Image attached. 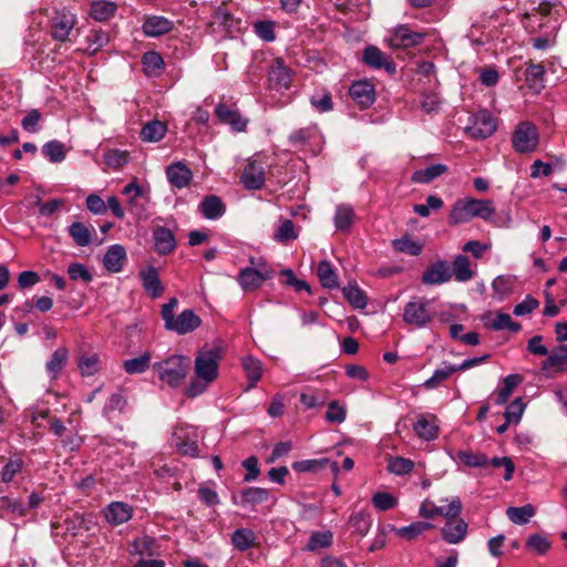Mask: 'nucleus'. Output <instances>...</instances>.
<instances>
[{"instance_id":"f257e3e1","label":"nucleus","mask_w":567,"mask_h":567,"mask_svg":"<svg viewBox=\"0 0 567 567\" xmlns=\"http://www.w3.org/2000/svg\"><path fill=\"white\" fill-rule=\"evenodd\" d=\"M221 358L223 352L217 347H204L197 351L194 363L195 377L186 389L188 396L195 398L204 393L208 385L217 379Z\"/></svg>"},{"instance_id":"f03ea898","label":"nucleus","mask_w":567,"mask_h":567,"mask_svg":"<svg viewBox=\"0 0 567 567\" xmlns=\"http://www.w3.org/2000/svg\"><path fill=\"white\" fill-rule=\"evenodd\" d=\"M495 215L494 203L491 199L463 198L455 202L449 214V224L458 225L477 217L484 220Z\"/></svg>"},{"instance_id":"7ed1b4c3","label":"nucleus","mask_w":567,"mask_h":567,"mask_svg":"<svg viewBox=\"0 0 567 567\" xmlns=\"http://www.w3.org/2000/svg\"><path fill=\"white\" fill-rule=\"evenodd\" d=\"M177 303V298L173 297L162 306L161 315L165 322V328L178 334L189 333L200 326L202 320L192 309L182 311L175 318L173 311Z\"/></svg>"},{"instance_id":"20e7f679","label":"nucleus","mask_w":567,"mask_h":567,"mask_svg":"<svg viewBox=\"0 0 567 567\" xmlns=\"http://www.w3.org/2000/svg\"><path fill=\"white\" fill-rule=\"evenodd\" d=\"M153 369L157 372L161 381L172 388H176L188 373L189 359L184 355L174 354L161 362H156Z\"/></svg>"},{"instance_id":"39448f33","label":"nucleus","mask_w":567,"mask_h":567,"mask_svg":"<svg viewBox=\"0 0 567 567\" xmlns=\"http://www.w3.org/2000/svg\"><path fill=\"white\" fill-rule=\"evenodd\" d=\"M425 298L413 297L404 307L402 319L409 326L423 328L434 319V312L429 307Z\"/></svg>"},{"instance_id":"423d86ee","label":"nucleus","mask_w":567,"mask_h":567,"mask_svg":"<svg viewBox=\"0 0 567 567\" xmlns=\"http://www.w3.org/2000/svg\"><path fill=\"white\" fill-rule=\"evenodd\" d=\"M538 140L537 127L530 122H522L514 131L512 145L518 153H530L536 150Z\"/></svg>"},{"instance_id":"0eeeda50","label":"nucleus","mask_w":567,"mask_h":567,"mask_svg":"<svg viewBox=\"0 0 567 567\" xmlns=\"http://www.w3.org/2000/svg\"><path fill=\"white\" fill-rule=\"evenodd\" d=\"M75 16L65 9H54L50 19V33L55 41H70V34L75 25Z\"/></svg>"},{"instance_id":"6e6552de","label":"nucleus","mask_w":567,"mask_h":567,"mask_svg":"<svg viewBox=\"0 0 567 567\" xmlns=\"http://www.w3.org/2000/svg\"><path fill=\"white\" fill-rule=\"evenodd\" d=\"M462 512V503L458 497H454L446 506H436L429 498L421 503L419 515L423 518H434L435 516H443L445 519L453 516H460Z\"/></svg>"},{"instance_id":"1a4fd4ad","label":"nucleus","mask_w":567,"mask_h":567,"mask_svg":"<svg viewBox=\"0 0 567 567\" xmlns=\"http://www.w3.org/2000/svg\"><path fill=\"white\" fill-rule=\"evenodd\" d=\"M467 133L474 138H486L496 131V122L493 115L486 111H480L472 116L471 124L466 127Z\"/></svg>"},{"instance_id":"9d476101","label":"nucleus","mask_w":567,"mask_h":567,"mask_svg":"<svg viewBox=\"0 0 567 567\" xmlns=\"http://www.w3.org/2000/svg\"><path fill=\"white\" fill-rule=\"evenodd\" d=\"M264 163L252 158L248 159L240 176V182L246 189H260L265 185Z\"/></svg>"},{"instance_id":"9b49d317","label":"nucleus","mask_w":567,"mask_h":567,"mask_svg":"<svg viewBox=\"0 0 567 567\" xmlns=\"http://www.w3.org/2000/svg\"><path fill=\"white\" fill-rule=\"evenodd\" d=\"M272 270L264 266L261 269L244 268L238 274V282L245 291H254L261 287V285L270 279Z\"/></svg>"},{"instance_id":"f8f14e48","label":"nucleus","mask_w":567,"mask_h":567,"mask_svg":"<svg viewBox=\"0 0 567 567\" xmlns=\"http://www.w3.org/2000/svg\"><path fill=\"white\" fill-rule=\"evenodd\" d=\"M468 525L458 516L446 518L444 526L441 528L442 538L451 545L462 543L467 536Z\"/></svg>"},{"instance_id":"ddd939ff","label":"nucleus","mask_w":567,"mask_h":567,"mask_svg":"<svg viewBox=\"0 0 567 567\" xmlns=\"http://www.w3.org/2000/svg\"><path fill=\"white\" fill-rule=\"evenodd\" d=\"M425 37V33L412 31L408 25L402 24L394 29L390 42L393 48L408 49L422 44Z\"/></svg>"},{"instance_id":"4468645a","label":"nucleus","mask_w":567,"mask_h":567,"mask_svg":"<svg viewBox=\"0 0 567 567\" xmlns=\"http://www.w3.org/2000/svg\"><path fill=\"white\" fill-rule=\"evenodd\" d=\"M214 113L220 123L230 125L235 132H244L247 127L248 120L244 118L237 109H231L225 103H218Z\"/></svg>"},{"instance_id":"2eb2a0df","label":"nucleus","mask_w":567,"mask_h":567,"mask_svg":"<svg viewBox=\"0 0 567 567\" xmlns=\"http://www.w3.org/2000/svg\"><path fill=\"white\" fill-rule=\"evenodd\" d=\"M349 94L361 109L370 107L375 101L374 85L368 80L352 83Z\"/></svg>"},{"instance_id":"dca6fc26","label":"nucleus","mask_w":567,"mask_h":567,"mask_svg":"<svg viewBox=\"0 0 567 567\" xmlns=\"http://www.w3.org/2000/svg\"><path fill=\"white\" fill-rule=\"evenodd\" d=\"M166 177L175 188L188 186L194 177L190 168L183 162H174L166 167Z\"/></svg>"},{"instance_id":"f3484780","label":"nucleus","mask_w":567,"mask_h":567,"mask_svg":"<svg viewBox=\"0 0 567 567\" xmlns=\"http://www.w3.org/2000/svg\"><path fill=\"white\" fill-rule=\"evenodd\" d=\"M452 278L450 266L446 261L439 260L432 264L421 277L424 285H442Z\"/></svg>"},{"instance_id":"a211bd4d","label":"nucleus","mask_w":567,"mask_h":567,"mask_svg":"<svg viewBox=\"0 0 567 567\" xmlns=\"http://www.w3.org/2000/svg\"><path fill=\"white\" fill-rule=\"evenodd\" d=\"M363 62L374 69L384 68L390 74L396 71L395 63L386 56L378 47L370 45L365 48L362 56Z\"/></svg>"},{"instance_id":"6ab92c4d","label":"nucleus","mask_w":567,"mask_h":567,"mask_svg":"<svg viewBox=\"0 0 567 567\" xmlns=\"http://www.w3.org/2000/svg\"><path fill=\"white\" fill-rule=\"evenodd\" d=\"M154 249L158 255H168L176 247L173 231L166 227L157 226L153 230Z\"/></svg>"},{"instance_id":"aec40b11","label":"nucleus","mask_w":567,"mask_h":567,"mask_svg":"<svg viewBox=\"0 0 567 567\" xmlns=\"http://www.w3.org/2000/svg\"><path fill=\"white\" fill-rule=\"evenodd\" d=\"M140 276L142 279L143 288L151 298L155 299L163 295L164 286L161 282L158 272L155 267H146L145 269L141 270Z\"/></svg>"},{"instance_id":"412c9836","label":"nucleus","mask_w":567,"mask_h":567,"mask_svg":"<svg viewBox=\"0 0 567 567\" xmlns=\"http://www.w3.org/2000/svg\"><path fill=\"white\" fill-rule=\"evenodd\" d=\"M239 23L240 20L234 17L226 3H223L214 10L210 22L213 25L224 28L225 31L229 33L234 30H238Z\"/></svg>"},{"instance_id":"4be33fe9","label":"nucleus","mask_w":567,"mask_h":567,"mask_svg":"<svg viewBox=\"0 0 567 567\" xmlns=\"http://www.w3.org/2000/svg\"><path fill=\"white\" fill-rule=\"evenodd\" d=\"M126 260V250L122 245H112L106 250L103 265L110 272H120Z\"/></svg>"},{"instance_id":"5701e85b","label":"nucleus","mask_w":567,"mask_h":567,"mask_svg":"<svg viewBox=\"0 0 567 567\" xmlns=\"http://www.w3.org/2000/svg\"><path fill=\"white\" fill-rule=\"evenodd\" d=\"M268 80L271 87L276 90L288 89L291 83L290 70L281 60H277L269 71Z\"/></svg>"},{"instance_id":"b1692460","label":"nucleus","mask_w":567,"mask_h":567,"mask_svg":"<svg viewBox=\"0 0 567 567\" xmlns=\"http://www.w3.org/2000/svg\"><path fill=\"white\" fill-rule=\"evenodd\" d=\"M545 73L546 71L543 64L534 63L532 61L526 63L525 81L527 86L535 93H540V91L545 87Z\"/></svg>"},{"instance_id":"393cba45","label":"nucleus","mask_w":567,"mask_h":567,"mask_svg":"<svg viewBox=\"0 0 567 567\" xmlns=\"http://www.w3.org/2000/svg\"><path fill=\"white\" fill-rule=\"evenodd\" d=\"M198 210L207 219H217L226 212V205L217 195H208L203 198Z\"/></svg>"},{"instance_id":"a878e982","label":"nucleus","mask_w":567,"mask_h":567,"mask_svg":"<svg viewBox=\"0 0 567 567\" xmlns=\"http://www.w3.org/2000/svg\"><path fill=\"white\" fill-rule=\"evenodd\" d=\"M542 370L544 372H550L555 370L563 372L567 370V344L559 346L556 348L545 361L542 363Z\"/></svg>"},{"instance_id":"bb28decb","label":"nucleus","mask_w":567,"mask_h":567,"mask_svg":"<svg viewBox=\"0 0 567 567\" xmlns=\"http://www.w3.org/2000/svg\"><path fill=\"white\" fill-rule=\"evenodd\" d=\"M173 29V22L164 17L153 16L145 20L142 30L147 37H159Z\"/></svg>"},{"instance_id":"cd10ccee","label":"nucleus","mask_w":567,"mask_h":567,"mask_svg":"<svg viewBox=\"0 0 567 567\" xmlns=\"http://www.w3.org/2000/svg\"><path fill=\"white\" fill-rule=\"evenodd\" d=\"M132 507L123 502H113L107 506L105 517L113 525H121L132 517Z\"/></svg>"},{"instance_id":"c85d7f7f","label":"nucleus","mask_w":567,"mask_h":567,"mask_svg":"<svg viewBox=\"0 0 567 567\" xmlns=\"http://www.w3.org/2000/svg\"><path fill=\"white\" fill-rule=\"evenodd\" d=\"M69 359V351L64 347L58 348L47 362L45 368L52 379H58L62 370L65 368Z\"/></svg>"},{"instance_id":"c756f323","label":"nucleus","mask_w":567,"mask_h":567,"mask_svg":"<svg viewBox=\"0 0 567 567\" xmlns=\"http://www.w3.org/2000/svg\"><path fill=\"white\" fill-rule=\"evenodd\" d=\"M452 277L460 281L465 282L474 278L475 272L471 268V261L465 255H457L452 265Z\"/></svg>"},{"instance_id":"7c9ffc66","label":"nucleus","mask_w":567,"mask_h":567,"mask_svg":"<svg viewBox=\"0 0 567 567\" xmlns=\"http://www.w3.org/2000/svg\"><path fill=\"white\" fill-rule=\"evenodd\" d=\"M449 168L446 165L434 164L423 169L415 171L411 176V181L419 184H429L445 174Z\"/></svg>"},{"instance_id":"2f4dec72","label":"nucleus","mask_w":567,"mask_h":567,"mask_svg":"<svg viewBox=\"0 0 567 567\" xmlns=\"http://www.w3.org/2000/svg\"><path fill=\"white\" fill-rule=\"evenodd\" d=\"M243 369L246 372L248 379V388L251 389L256 385V383L261 379L264 373V368L261 362L247 355L241 359Z\"/></svg>"},{"instance_id":"473e14b6","label":"nucleus","mask_w":567,"mask_h":567,"mask_svg":"<svg viewBox=\"0 0 567 567\" xmlns=\"http://www.w3.org/2000/svg\"><path fill=\"white\" fill-rule=\"evenodd\" d=\"M523 377L519 374H509L503 380V386L495 392V403L505 404L513 394L515 388L522 383Z\"/></svg>"},{"instance_id":"72a5a7b5","label":"nucleus","mask_w":567,"mask_h":567,"mask_svg":"<svg viewBox=\"0 0 567 567\" xmlns=\"http://www.w3.org/2000/svg\"><path fill=\"white\" fill-rule=\"evenodd\" d=\"M142 64L147 76H158L165 66L162 55L155 51L144 53Z\"/></svg>"},{"instance_id":"f704fd0d","label":"nucleus","mask_w":567,"mask_h":567,"mask_svg":"<svg viewBox=\"0 0 567 567\" xmlns=\"http://www.w3.org/2000/svg\"><path fill=\"white\" fill-rule=\"evenodd\" d=\"M484 324L488 329L503 330L508 329L512 332H518L522 329L519 322L513 321L508 313H498L494 319L485 318Z\"/></svg>"},{"instance_id":"c9c22d12","label":"nucleus","mask_w":567,"mask_h":567,"mask_svg":"<svg viewBox=\"0 0 567 567\" xmlns=\"http://www.w3.org/2000/svg\"><path fill=\"white\" fill-rule=\"evenodd\" d=\"M317 276L320 284L324 288L334 289L339 286L338 275L332 265L327 260L319 262L317 268Z\"/></svg>"},{"instance_id":"e433bc0d","label":"nucleus","mask_w":567,"mask_h":567,"mask_svg":"<svg viewBox=\"0 0 567 567\" xmlns=\"http://www.w3.org/2000/svg\"><path fill=\"white\" fill-rule=\"evenodd\" d=\"M166 132L167 127L164 122L151 121L142 127L141 138L144 142H158L165 136Z\"/></svg>"},{"instance_id":"4c0bfd02","label":"nucleus","mask_w":567,"mask_h":567,"mask_svg":"<svg viewBox=\"0 0 567 567\" xmlns=\"http://www.w3.org/2000/svg\"><path fill=\"white\" fill-rule=\"evenodd\" d=\"M69 235L73 241L80 246L85 247L92 241V230L81 221H74L69 226Z\"/></svg>"},{"instance_id":"58836bf2","label":"nucleus","mask_w":567,"mask_h":567,"mask_svg":"<svg viewBox=\"0 0 567 567\" xmlns=\"http://www.w3.org/2000/svg\"><path fill=\"white\" fill-rule=\"evenodd\" d=\"M256 535L248 528H238L233 533L231 543L239 551H246L255 544Z\"/></svg>"},{"instance_id":"ea45409f","label":"nucleus","mask_w":567,"mask_h":567,"mask_svg":"<svg viewBox=\"0 0 567 567\" xmlns=\"http://www.w3.org/2000/svg\"><path fill=\"white\" fill-rule=\"evenodd\" d=\"M432 528H434V525L432 523L419 520L410 524L409 526L394 528V532L399 537L403 539L413 540L423 532Z\"/></svg>"},{"instance_id":"a19ab883","label":"nucleus","mask_w":567,"mask_h":567,"mask_svg":"<svg viewBox=\"0 0 567 567\" xmlns=\"http://www.w3.org/2000/svg\"><path fill=\"white\" fill-rule=\"evenodd\" d=\"M506 515L514 524L524 525L535 515V508L530 504L520 507H508Z\"/></svg>"},{"instance_id":"79ce46f5","label":"nucleus","mask_w":567,"mask_h":567,"mask_svg":"<svg viewBox=\"0 0 567 567\" xmlns=\"http://www.w3.org/2000/svg\"><path fill=\"white\" fill-rule=\"evenodd\" d=\"M413 427L417 436L426 441L433 440L437 435V426L424 415L419 416Z\"/></svg>"},{"instance_id":"37998d69","label":"nucleus","mask_w":567,"mask_h":567,"mask_svg":"<svg viewBox=\"0 0 567 567\" xmlns=\"http://www.w3.org/2000/svg\"><path fill=\"white\" fill-rule=\"evenodd\" d=\"M115 3L101 0L91 4L90 14L96 21H105L115 13Z\"/></svg>"},{"instance_id":"c03bdc74","label":"nucleus","mask_w":567,"mask_h":567,"mask_svg":"<svg viewBox=\"0 0 567 567\" xmlns=\"http://www.w3.org/2000/svg\"><path fill=\"white\" fill-rule=\"evenodd\" d=\"M386 468L395 475H405L413 471L414 462L402 456H390L388 458Z\"/></svg>"},{"instance_id":"a18cd8bd","label":"nucleus","mask_w":567,"mask_h":567,"mask_svg":"<svg viewBox=\"0 0 567 567\" xmlns=\"http://www.w3.org/2000/svg\"><path fill=\"white\" fill-rule=\"evenodd\" d=\"M24 467V461L20 455H13L9 458L1 472V480L4 483L13 481L17 474L21 473Z\"/></svg>"},{"instance_id":"49530a36","label":"nucleus","mask_w":567,"mask_h":567,"mask_svg":"<svg viewBox=\"0 0 567 567\" xmlns=\"http://www.w3.org/2000/svg\"><path fill=\"white\" fill-rule=\"evenodd\" d=\"M151 363V354L150 352H145L138 358H133L125 360L123 362V369L128 374H140L145 372Z\"/></svg>"},{"instance_id":"de8ad7c7","label":"nucleus","mask_w":567,"mask_h":567,"mask_svg":"<svg viewBox=\"0 0 567 567\" xmlns=\"http://www.w3.org/2000/svg\"><path fill=\"white\" fill-rule=\"evenodd\" d=\"M78 367L82 375H93L100 370V358L96 353L81 354L78 358Z\"/></svg>"},{"instance_id":"09e8293b","label":"nucleus","mask_w":567,"mask_h":567,"mask_svg":"<svg viewBox=\"0 0 567 567\" xmlns=\"http://www.w3.org/2000/svg\"><path fill=\"white\" fill-rule=\"evenodd\" d=\"M244 505L256 506L269 498V491L261 487H248L241 492Z\"/></svg>"},{"instance_id":"8fccbe9b","label":"nucleus","mask_w":567,"mask_h":567,"mask_svg":"<svg viewBox=\"0 0 567 567\" xmlns=\"http://www.w3.org/2000/svg\"><path fill=\"white\" fill-rule=\"evenodd\" d=\"M354 218V213L352 207L348 205H340L337 207L334 215V226L338 230H348Z\"/></svg>"},{"instance_id":"3c124183","label":"nucleus","mask_w":567,"mask_h":567,"mask_svg":"<svg viewBox=\"0 0 567 567\" xmlns=\"http://www.w3.org/2000/svg\"><path fill=\"white\" fill-rule=\"evenodd\" d=\"M371 524V516L365 512L355 513L349 519V525L353 528L354 533H357L361 537L368 534Z\"/></svg>"},{"instance_id":"603ef678","label":"nucleus","mask_w":567,"mask_h":567,"mask_svg":"<svg viewBox=\"0 0 567 567\" xmlns=\"http://www.w3.org/2000/svg\"><path fill=\"white\" fill-rule=\"evenodd\" d=\"M343 296L351 306L362 309L367 306V299L363 291L357 286L349 284L343 288Z\"/></svg>"},{"instance_id":"864d4df0","label":"nucleus","mask_w":567,"mask_h":567,"mask_svg":"<svg viewBox=\"0 0 567 567\" xmlns=\"http://www.w3.org/2000/svg\"><path fill=\"white\" fill-rule=\"evenodd\" d=\"M333 535L330 530L315 532L309 538L307 549L315 551L320 548H328L332 544Z\"/></svg>"},{"instance_id":"5fc2aeb1","label":"nucleus","mask_w":567,"mask_h":567,"mask_svg":"<svg viewBox=\"0 0 567 567\" xmlns=\"http://www.w3.org/2000/svg\"><path fill=\"white\" fill-rule=\"evenodd\" d=\"M457 371L456 365H445L443 369L435 370L433 375L427 379L423 385L426 389H435Z\"/></svg>"},{"instance_id":"6e6d98bb","label":"nucleus","mask_w":567,"mask_h":567,"mask_svg":"<svg viewBox=\"0 0 567 567\" xmlns=\"http://www.w3.org/2000/svg\"><path fill=\"white\" fill-rule=\"evenodd\" d=\"M525 546L527 549L535 551L538 555H545L551 547L550 540L540 535V534H532L526 543Z\"/></svg>"},{"instance_id":"4d7b16f0","label":"nucleus","mask_w":567,"mask_h":567,"mask_svg":"<svg viewBox=\"0 0 567 567\" xmlns=\"http://www.w3.org/2000/svg\"><path fill=\"white\" fill-rule=\"evenodd\" d=\"M0 514L4 516L7 514H12L17 517H21L25 515V507L19 499H13L10 497H1L0 498Z\"/></svg>"},{"instance_id":"13d9d810","label":"nucleus","mask_w":567,"mask_h":567,"mask_svg":"<svg viewBox=\"0 0 567 567\" xmlns=\"http://www.w3.org/2000/svg\"><path fill=\"white\" fill-rule=\"evenodd\" d=\"M42 153L51 162L58 163L65 158V147L59 141H50L42 146Z\"/></svg>"},{"instance_id":"bf43d9fd","label":"nucleus","mask_w":567,"mask_h":567,"mask_svg":"<svg viewBox=\"0 0 567 567\" xmlns=\"http://www.w3.org/2000/svg\"><path fill=\"white\" fill-rule=\"evenodd\" d=\"M460 461L471 467H487L488 457L483 453H474L468 451H461L458 453Z\"/></svg>"},{"instance_id":"052dcab7","label":"nucleus","mask_w":567,"mask_h":567,"mask_svg":"<svg viewBox=\"0 0 567 567\" xmlns=\"http://www.w3.org/2000/svg\"><path fill=\"white\" fill-rule=\"evenodd\" d=\"M393 247L395 250L410 256H419L422 251V246L410 237L393 240Z\"/></svg>"},{"instance_id":"680f3d73","label":"nucleus","mask_w":567,"mask_h":567,"mask_svg":"<svg viewBox=\"0 0 567 567\" xmlns=\"http://www.w3.org/2000/svg\"><path fill=\"white\" fill-rule=\"evenodd\" d=\"M297 238L293 221L285 219L275 233V239L279 243H288Z\"/></svg>"},{"instance_id":"e2e57ef3","label":"nucleus","mask_w":567,"mask_h":567,"mask_svg":"<svg viewBox=\"0 0 567 567\" xmlns=\"http://www.w3.org/2000/svg\"><path fill=\"white\" fill-rule=\"evenodd\" d=\"M525 410V404L520 398L515 399L511 402V404L506 408L504 412L505 420L508 422H513V424L519 423L522 415Z\"/></svg>"},{"instance_id":"0e129e2a","label":"nucleus","mask_w":567,"mask_h":567,"mask_svg":"<svg viewBox=\"0 0 567 567\" xmlns=\"http://www.w3.org/2000/svg\"><path fill=\"white\" fill-rule=\"evenodd\" d=\"M398 499L390 493L378 492L372 496V504L379 511H389L395 507Z\"/></svg>"},{"instance_id":"69168bd1","label":"nucleus","mask_w":567,"mask_h":567,"mask_svg":"<svg viewBox=\"0 0 567 567\" xmlns=\"http://www.w3.org/2000/svg\"><path fill=\"white\" fill-rule=\"evenodd\" d=\"M329 463V458L298 461L292 464V468L297 472H313L324 468Z\"/></svg>"},{"instance_id":"338daca9","label":"nucleus","mask_w":567,"mask_h":567,"mask_svg":"<svg viewBox=\"0 0 567 567\" xmlns=\"http://www.w3.org/2000/svg\"><path fill=\"white\" fill-rule=\"evenodd\" d=\"M68 275L72 280L81 279L86 284L92 281L93 278L89 269L83 264L80 262L70 264L68 267Z\"/></svg>"},{"instance_id":"774afa93","label":"nucleus","mask_w":567,"mask_h":567,"mask_svg":"<svg viewBox=\"0 0 567 567\" xmlns=\"http://www.w3.org/2000/svg\"><path fill=\"white\" fill-rule=\"evenodd\" d=\"M346 409L337 401H331L328 404V410L326 412V419L327 421L331 423H342L346 420Z\"/></svg>"}]
</instances>
